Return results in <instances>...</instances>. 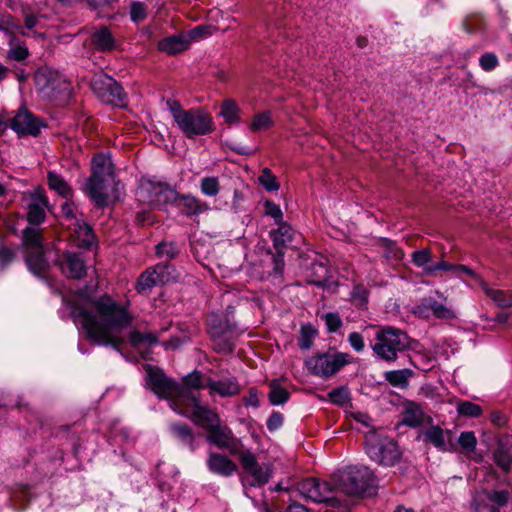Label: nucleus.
I'll list each match as a JSON object with an SVG mask.
<instances>
[{
    "label": "nucleus",
    "mask_w": 512,
    "mask_h": 512,
    "mask_svg": "<svg viewBox=\"0 0 512 512\" xmlns=\"http://www.w3.org/2000/svg\"><path fill=\"white\" fill-rule=\"evenodd\" d=\"M374 353L385 361H395L399 352L409 344L407 335L393 327H381L375 334Z\"/></svg>",
    "instance_id": "nucleus-6"
},
{
    "label": "nucleus",
    "mask_w": 512,
    "mask_h": 512,
    "mask_svg": "<svg viewBox=\"0 0 512 512\" xmlns=\"http://www.w3.org/2000/svg\"><path fill=\"white\" fill-rule=\"evenodd\" d=\"M189 47V39L185 33L166 37L159 41L158 49L167 54H177L185 51Z\"/></svg>",
    "instance_id": "nucleus-25"
},
{
    "label": "nucleus",
    "mask_w": 512,
    "mask_h": 512,
    "mask_svg": "<svg viewBox=\"0 0 512 512\" xmlns=\"http://www.w3.org/2000/svg\"><path fill=\"white\" fill-rule=\"evenodd\" d=\"M299 490L306 498L314 502L336 501V498L332 495L335 491L333 481L327 483L319 482L316 479H307L301 483Z\"/></svg>",
    "instance_id": "nucleus-15"
},
{
    "label": "nucleus",
    "mask_w": 512,
    "mask_h": 512,
    "mask_svg": "<svg viewBox=\"0 0 512 512\" xmlns=\"http://www.w3.org/2000/svg\"><path fill=\"white\" fill-rule=\"evenodd\" d=\"M424 413L422 408L414 402H408L402 413V423L411 427L420 425L423 422Z\"/></svg>",
    "instance_id": "nucleus-29"
},
{
    "label": "nucleus",
    "mask_w": 512,
    "mask_h": 512,
    "mask_svg": "<svg viewBox=\"0 0 512 512\" xmlns=\"http://www.w3.org/2000/svg\"><path fill=\"white\" fill-rule=\"evenodd\" d=\"M23 202L28 209L27 219L30 224L38 225L45 218L47 200L42 190H35L33 193L23 195Z\"/></svg>",
    "instance_id": "nucleus-18"
},
{
    "label": "nucleus",
    "mask_w": 512,
    "mask_h": 512,
    "mask_svg": "<svg viewBox=\"0 0 512 512\" xmlns=\"http://www.w3.org/2000/svg\"><path fill=\"white\" fill-rule=\"evenodd\" d=\"M441 271L451 272L459 277L467 276L473 280L478 279V275L475 272H473L469 267L464 265H453L446 261H440L438 263L433 264V266L426 270V275L435 276Z\"/></svg>",
    "instance_id": "nucleus-23"
},
{
    "label": "nucleus",
    "mask_w": 512,
    "mask_h": 512,
    "mask_svg": "<svg viewBox=\"0 0 512 512\" xmlns=\"http://www.w3.org/2000/svg\"><path fill=\"white\" fill-rule=\"evenodd\" d=\"M264 212L266 215L272 217L277 224L282 222V210L280 206L273 201L267 200L264 202Z\"/></svg>",
    "instance_id": "nucleus-48"
},
{
    "label": "nucleus",
    "mask_w": 512,
    "mask_h": 512,
    "mask_svg": "<svg viewBox=\"0 0 512 512\" xmlns=\"http://www.w3.org/2000/svg\"><path fill=\"white\" fill-rule=\"evenodd\" d=\"M114 183L113 166L109 156L97 155L92 161V175L89 178L85 191L96 205L105 203V193L98 191V184Z\"/></svg>",
    "instance_id": "nucleus-8"
},
{
    "label": "nucleus",
    "mask_w": 512,
    "mask_h": 512,
    "mask_svg": "<svg viewBox=\"0 0 512 512\" xmlns=\"http://www.w3.org/2000/svg\"><path fill=\"white\" fill-rule=\"evenodd\" d=\"M430 312L437 318L441 319L449 320L455 318V313L452 309L443 304L437 303L431 298L423 300V302L415 309V313L422 317H428Z\"/></svg>",
    "instance_id": "nucleus-21"
},
{
    "label": "nucleus",
    "mask_w": 512,
    "mask_h": 512,
    "mask_svg": "<svg viewBox=\"0 0 512 512\" xmlns=\"http://www.w3.org/2000/svg\"><path fill=\"white\" fill-rule=\"evenodd\" d=\"M156 252L158 255H166L167 257H173L175 254L173 245L168 243H161L157 245Z\"/></svg>",
    "instance_id": "nucleus-56"
},
{
    "label": "nucleus",
    "mask_w": 512,
    "mask_h": 512,
    "mask_svg": "<svg viewBox=\"0 0 512 512\" xmlns=\"http://www.w3.org/2000/svg\"><path fill=\"white\" fill-rule=\"evenodd\" d=\"M38 91L47 98H54L59 93L68 91L69 85L60 75L47 68L39 69L35 74Z\"/></svg>",
    "instance_id": "nucleus-13"
},
{
    "label": "nucleus",
    "mask_w": 512,
    "mask_h": 512,
    "mask_svg": "<svg viewBox=\"0 0 512 512\" xmlns=\"http://www.w3.org/2000/svg\"><path fill=\"white\" fill-rule=\"evenodd\" d=\"M247 406L257 407L259 405L258 394L256 390H250L249 396L245 399Z\"/></svg>",
    "instance_id": "nucleus-61"
},
{
    "label": "nucleus",
    "mask_w": 512,
    "mask_h": 512,
    "mask_svg": "<svg viewBox=\"0 0 512 512\" xmlns=\"http://www.w3.org/2000/svg\"><path fill=\"white\" fill-rule=\"evenodd\" d=\"M59 265L64 274L73 278H80L85 273L84 261L77 254L65 253Z\"/></svg>",
    "instance_id": "nucleus-24"
},
{
    "label": "nucleus",
    "mask_w": 512,
    "mask_h": 512,
    "mask_svg": "<svg viewBox=\"0 0 512 512\" xmlns=\"http://www.w3.org/2000/svg\"><path fill=\"white\" fill-rule=\"evenodd\" d=\"M289 398V393L276 380L270 384L269 399L273 405L284 404Z\"/></svg>",
    "instance_id": "nucleus-36"
},
{
    "label": "nucleus",
    "mask_w": 512,
    "mask_h": 512,
    "mask_svg": "<svg viewBox=\"0 0 512 512\" xmlns=\"http://www.w3.org/2000/svg\"><path fill=\"white\" fill-rule=\"evenodd\" d=\"M273 125L271 113L264 111L254 115L252 118L250 129L254 132L269 129Z\"/></svg>",
    "instance_id": "nucleus-35"
},
{
    "label": "nucleus",
    "mask_w": 512,
    "mask_h": 512,
    "mask_svg": "<svg viewBox=\"0 0 512 512\" xmlns=\"http://www.w3.org/2000/svg\"><path fill=\"white\" fill-rule=\"evenodd\" d=\"M457 413L460 416L477 418L483 413L481 406L470 401H460L457 404Z\"/></svg>",
    "instance_id": "nucleus-38"
},
{
    "label": "nucleus",
    "mask_w": 512,
    "mask_h": 512,
    "mask_svg": "<svg viewBox=\"0 0 512 512\" xmlns=\"http://www.w3.org/2000/svg\"><path fill=\"white\" fill-rule=\"evenodd\" d=\"M282 424V416L279 413H274L270 416L267 426L270 430L278 428Z\"/></svg>",
    "instance_id": "nucleus-60"
},
{
    "label": "nucleus",
    "mask_w": 512,
    "mask_h": 512,
    "mask_svg": "<svg viewBox=\"0 0 512 512\" xmlns=\"http://www.w3.org/2000/svg\"><path fill=\"white\" fill-rule=\"evenodd\" d=\"M331 402L337 405H344L349 400V392L345 388H337L329 393Z\"/></svg>",
    "instance_id": "nucleus-50"
},
{
    "label": "nucleus",
    "mask_w": 512,
    "mask_h": 512,
    "mask_svg": "<svg viewBox=\"0 0 512 512\" xmlns=\"http://www.w3.org/2000/svg\"><path fill=\"white\" fill-rule=\"evenodd\" d=\"M171 279L170 267L158 265L140 276L137 282V290L141 294H147L155 285L167 283Z\"/></svg>",
    "instance_id": "nucleus-17"
},
{
    "label": "nucleus",
    "mask_w": 512,
    "mask_h": 512,
    "mask_svg": "<svg viewBox=\"0 0 512 512\" xmlns=\"http://www.w3.org/2000/svg\"><path fill=\"white\" fill-rule=\"evenodd\" d=\"M499 64L498 58L494 53H485L479 59V65L484 71H491Z\"/></svg>",
    "instance_id": "nucleus-49"
},
{
    "label": "nucleus",
    "mask_w": 512,
    "mask_h": 512,
    "mask_svg": "<svg viewBox=\"0 0 512 512\" xmlns=\"http://www.w3.org/2000/svg\"><path fill=\"white\" fill-rule=\"evenodd\" d=\"M23 246L26 252V263L31 272L40 275L47 267L48 260L51 259L52 252H44L40 230L36 228H26L23 234Z\"/></svg>",
    "instance_id": "nucleus-9"
},
{
    "label": "nucleus",
    "mask_w": 512,
    "mask_h": 512,
    "mask_svg": "<svg viewBox=\"0 0 512 512\" xmlns=\"http://www.w3.org/2000/svg\"><path fill=\"white\" fill-rule=\"evenodd\" d=\"M42 122L33 117L27 110H20L11 121V128L19 134L37 135Z\"/></svg>",
    "instance_id": "nucleus-20"
},
{
    "label": "nucleus",
    "mask_w": 512,
    "mask_h": 512,
    "mask_svg": "<svg viewBox=\"0 0 512 512\" xmlns=\"http://www.w3.org/2000/svg\"><path fill=\"white\" fill-rule=\"evenodd\" d=\"M351 300L356 306H364L367 302V290L363 286H356L351 293Z\"/></svg>",
    "instance_id": "nucleus-51"
},
{
    "label": "nucleus",
    "mask_w": 512,
    "mask_h": 512,
    "mask_svg": "<svg viewBox=\"0 0 512 512\" xmlns=\"http://www.w3.org/2000/svg\"><path fill=\"white\" fill-rule=\"evenodd\" d=\"M192 418L196 425H199L207 432V440L220 449H226L233 455H239L242 450V443L237 439L231 429L222 425L219 415L207 406L197 404L192 400Z\"/></svg>",
    "instance_id": "nucleus-3"
},
{
    "label": "nucleus",
    "mask_w": 512,
    "mask_h": 512,
    "mask_svg": "<svg viewBox=\"0 0 512 512\" xmlns=\"http://www.w3.org/2000/svg\"><path fill=\"white\" fill-rule=\"evenodd\" d=\"M13 252L7 248H0V265L4 266L13 259Z\"/></svg>",
    "instance_id": "nucleus-59"
},
{
    "label": "nucleus",
    "mask_w": 512,
    "mask_h": 512,
    "mask_svg": "<svg viewBox=\"0 0 512 512\" xmlns=\"http://www.w3.org/2000/svg\"><path fill=\"white\" fill-rule=\"evenodd\" d=\"M20 27L16 25L10 17L3 18L0 23V30L7 33H13L14 30H18Z\"/></svg>",
    "instance_id": "nucleus-57"
},
{
    "label": "nucleus",
    "mask_w": 512,
    "mask_h": 512,
    "mask_svg": "<svg viewBox=\"0 0 512 512\" xmlns=\"http://www.w3.org/2000/svg\"><path fill=\"white\" fill-rule=\"evenodd\" d=\"M348 342L356 352H362L364 350L365 343L361 334L357 332L349 334Z\"/></svg>",
    "instance_id": "nucleus-55"
},
{
    "label": "nucleus",
    "mask_w": 512,
    "mask_h": 512,
    "mask_svg": "<svg viewBox=\"0 0 512 512\" xmlns=\"http://www.w3.org/2000/svg\"><path fill=\"white\" fill-rule=\"evenodd\" d=\"M48 183L51 189L58 192L60 195L67 197L70 189L68 184L55 172L48 173Z\"/></svg>",
    "instance_id": "nucleus-42"
},
{
    "label": "nucleus",
    "mask_w": 512,
    "mask_h": 512,
    "mask_svg": "<svg viewBox=\"0 0 512 512\" xmlns=\"http://www.w3.org/2000/svg\"><path fill=\"white\" fill-rule=\"evenodd\" d=\"M366 451L370 459L380 465L392 466L400 458V451L394 440L377 431L366 435Z\"/></svg>",
    "instance_id": "nucleus-7"
},
{
    "label": "nucleus",
    "mask_w": 512,
    "mask_h": 512,
    "mask_svg": "<svg viewBox=\"0 0 512 512\" xmlns=\"http://www.w3.org/2000/svg\"><path fill=\"white\" fill-rule=\"evenodd\" d=\"M508 497L506 491H482L474 496L472 507L475 512H497L499 507L506 504Z\"/></svg>",
    "instance_id": "nucleus-16"
},
{
    "label": "nucleus",
    "mask_w": 512,
    "mask_h": 512,
    "mask_svg": "<svg viewBox=\"0 0 512 512\" xmlns=\"http://www.w3.org/2000/svg\"><path fill=\"white\" fill-rule=\"evenodd\" d=\"M146 17V8L142 3L135 2L131 6V19L134 22L144 20Z\"/></svg>",
    "instance_id": "nucleus-53"
},
{
    "label": "nucleus",
    "mask_w": 512,
    "mask_h": 512,
    "mask_svg": "<svg viewBox=\"0 0 512 512\" xmlns=\"http://www.w3.org/2000/svg\"><path fill=\"white\" fill-rule=\"evenodd\" d=\"M413 263L423 270V273L426 274V270L433 266L431 263V253L427 249L415 251L412 254Z\"/></svg>",
    "instance_id": "nucleus-44"
},
{
    "label": "nucleus",
    "mask_w": 512,
    "mask_h": 512,
    "mask_svg": "<svg viewBox=\"0 0 512 512\" xmlns=\"http://www.w3.org/2000/svg\"><path fill=\"white\" fill-rule=\"evenodd\" d=\"M408 369L394 370L385 373V379L394 387L404 388L408 385V379L411 376Z\"/></svg>",
    "instance_id": "nucleus-34"
},
{
    "label": "nucleus",
    "mask_w": 512,
    "mask_h": 512,
    "mask_svg": "<svg viewBox=\"0 0 512 512\" xmlns=\"http://www.w3.org/2000/svg\"><path fill=\"white\" fill-rule=\"evenodd\" d=\"M171 431L177 437L182 440H189L192 438V432L186 425L182 424H173L171 426Z\"/></svg>",
    "instance_id": "nucleus-54"
},
{
    "label": "nucleus",
    "mask_w": 512,
    "mask_h": 512,
    "mask_svg": "<svg viewBox=\"0 0 512 512\" xmlns=\"http://www.w3.org/2000/svg\"><path fill=\"white\" fill-rule=\"evenodd\" d=\"M239 459L245 474L251 478V485L262 486L269 481L272 473L270 465L259 464L250 451H242Z\"/></svg>",
    "instance_id": "nucleus-14"
},
{
    "label": "nucleus",
    "mask_w": 512,
    "mask_h": 512,
    "mask_svg": "<svg viewBox=\"0 0 512 512\" xmlns=\"http://www.w3.org/2000/svg\"><path fill=\"white\" fill-rule=\"evenodd\" d=\"M349 362V354L336 352L313 355L305 361V365L312 374L328 378Z\"/></svg>",
    "instance_id": "nucleus-11"
},
{
    "label": "nucleus",
    "mask_w": 512,
    "mask_h": 512,
    "mask_svg": "<svg viewBox=\"0 0 512 512\" xmlns=\"http://www.w3.org/2000/svg\"><path fill=\"white\" fill-rule=\"evenodd\" d=\"M146 381L150 389L160 398L169 401L171 409L188 418H192V400L200 404L196 391L209 388L210 379L204 377L201 373L194 371L187 375L182 386H179L169 380L161 370L145 366Z\"/></svg>",
    "instance_id": "nucleus-2"
},
{
    "label": "nucleus",
    "mask_w": 512,
    "mask_h": 512,
    "mask_svg": "<svg viewBox=\"0 0 512 512\" xmlns=\"http://www.w3.org/2000/svg\"><path fill=\"white\" fill-rule=\"evenodd\" d=\"M354 418L356 421H358L366 426L369 425L370 417L364 413L357 412L354 414Z\"/></svg>",
    "instance_id": "nucleus-62"
},
{
    "label": "nucleus",
    "mask_w": 512,
    "mask_h": 512,
    "mask_svg": "<svg viewBox=\"0 0 512 512\" xmlns=\"http://www.w3.org/2000/svg\"><path fill=\"white\" fill-rule=\"evenodd\" d=\"M285 512H308V510L301 504H292Z\"/></svg>",
    "instance_id": "nucleus-64"
},
{
    "label": "nucleus",
    "mask_w": 512,
    "mask_h": 512,
    "mask_svg": "<svg viewBox=\"0 0 512 512\" xmlns=\"http://www.w3.org/2000/svg\"><path fill=\"white\" fill-rule=\"evenodd\" d=\"M75 325L99 345L118 347L127 336L132 316L109 296L97 300L79 298L71 305Z\"/></svg>",
    "instance_id": "nucleus-1"
},
{
    "label": "nucleus",
    "mask_w": 512,
    "mask_h": 512,
    "mask_svg": "<svg viewBox=\"0 0 512 512\" xmlns=\"http://www.w3.org/2000/svg\"><path fill=\"white\" fill-rule=\"evenodd\" d=\"M425 441L430 442L437 449L444 452L457 450V444L453 440V433L450 430H443L439 426H432L424 432Z\"/></svg>",
    "instance_id": "nucleus-19"
},
{
    "label": "nucleus",
    "mask_w": 512,
    "mask_h": 512,
    "mask_svg": "<svg viewBox=\"0 0 512 512\" xmlns=\"http://www.w3.org/2000/svg\"><path fill=\"white\" fill-rule=\"evenodd\" d=\"M207 466L212 473L225 477L231 476L237 471V466L233 461L218 453H210Z\"/></svg>",
    "instance_id": "nucleus-22"
},
{
    "label": "nucleus",
    "mask_w": 512,
    "mask_h": 512,
    "mask_svg": "<svg viewBox=\"0 0 512 512\" xmlns=\"http://www.w3.org/2000/svg\"><path fill=\"white\" fill-rule=\"evenodd\" d=\"M458 445L464 452H473L477 445V438L472 431H464L458 437Z\"/></svg>",
    "instance_id": "nucleus-45"
},
{
    "label": "nucleus",
    "mask_w": 512,
    "mask_h": 512,
    "mask_svg": "<svg viewBox=\"0 0 512 512\" xmlns=\"http://www.w3.org/2000/svg\"><path fill=\"white\" fill-rule=\"evenodd\" d=\"M62 210L67 216V218L73 219L75 216L73 215V206L70 203H65L62 205Z\"/></svg>",
    "instance_id": "nucleus-63"
},
{
    "label": "nucleus",
    "mask_w": 512,
    "mask_h": 512,
    "mask_svg": "<svg viewBox=\"0 0 512 512\" xmlns=\"http://www.w3.org/2000/svg\"><path fill=\"white\" fill-rule=\"evenodd\" d=\"M279 227L274 233V244L276 247L283 246L292 240L293 230L285 223H278Z\"/></svg>",
    "instance_id": "nucleus-41"
},
{
    "label": "nucleus",
    "mask_w": 512,
    "mask_h": 512,
    "mask_svg": "<svg viewBox=\"0 0 512 512\" xmlns=\"http://www.w3.org/2000/svg\"><path fill=\"white\" fill-rule=\"evenodd\" d=\"M210 395H219L221 397L234 396L239 393L240 388L234 379H225L219 381L210 380Z\"/></svg>",
    "instance_id": "nucleus-27"
},
{
    "label": "nucleus",
    "mask_w": 512,
    "mask_h": 512,
    "mask_svg": "<svg viewBox=\"0 0 512 512\" xmlns=\"http://www.w3.org/2000/svg\"><path fill=\"white\" fill-rule=\"evenodd\" d=\"M74 233L79 246L88 248L94 243V234L86 223L76 220L74 223Z\"/></svg>",
    "instance_id": "nucleus-31"
},
{
    "label": "nucleus",
    "mask_w": 512,
    "mask_h": 512,
    "mask_svg": "<svg viewBox=\"0 0 512 512\" xmlns=\"http://www.w3.org/2000/svg\"><path fill=\"white\" fill-rule=\"evenodd\" d=\"M333 485L338 494L361 496L374 486V476L368 467H349L333 476Z\"/></svg>",
    "instance_id": "nucleus-5"
},
{
    "label": "nucleus",
    "mask_w": 512,
    "mask_h": 512,
    "mask_svg": "<svg viewBox=\"0 0 512 512\" xmlns=\"http://www.w3.org/2000/svg\"><path fill=\"white\" fill-rule=\"evenodd\" d=\"M95 94L106 103L115 106H123L126 103V95L118 83L106 74L95 75L91 81Z\"/></svg>",
    "instance_id": "nucleus-12"
},
{
    "label": "nucleus",
    "mask_w": 512,
    "mask_h": 512,
    "mask_svg": "<svg viewBox=\"0 0 512 512\" xmlns=\"http://www.w3.org/2000/svg\"><path fill=\"white\" fill-rule=\"evenodd\" d=\"M170 111L178 128L187 138L207 135L215 129L211 114L203 109L184 110L174 103Z\"/></svg>",
    "instance_id": "nucleus-4"
},
{
    "label": "nucleus",
    "mask_w": 512,
    "mask_h": 512,
    "mask_svg": "<svg viewBox=\"0 0 512 512\" xmlns=\"http://www.w3.org/2000/svg\"><path fill=\"white\" fill-rule=\"evenodd\" d=\"M494 460L501 469L509 471L512 465V447L499 444L494 453Z\"/></svg>",
    "instance_id": "nucleus-33"
},
{
    "label": "nucleus",
    "mask_w": 512,
    "mask_h": 512,
    "mask_svg": "<svg viewBox=\"0 0 512 512\" xmlns=\"http://www.w3.org/2000/svg\"><path fill=\"white\" fill-rule=\"evenodd\" d=\"M93 42L101 50H108L114 46V39L106 28H101L94 33Z\"/></svg>",
    "instance_id": "nucleus-37"
},
{
    "label": "nucleus",
    "mask_w": 512,
    "mask_h": 512,
    "mask_svg": "<svg viewBox=\"0 0 512 512\" xmlns=\"http://www.w3.org/2000/svg\"><path fill=\"white\" fill-rule=\"evenodd\" d=\"M137 200L151 208L161 207L176 200V191L150 179H141L136 190Z\"/></svg>",
    "instance_id": "nucleus-10"
},
{
    "label": "nucleus",
    "mask_w": 512,
    "mask_h": 512,
    "mask_svg": "<svg viewBox=\"0 0 512 512\" xmlns=\"http://www.w3.org/2000/svg\"><path fill=\"white\" fill-rule=\"evenodd\" d=\"M240 113V107L232 99H226L221 104L220 115L229 125L238 124L240 122Z\"/></svg>",
    "instance_id": "nucleus-30"
},
{
    "label": "nucleus",
    "mask_w": 512,
    "mask_h": 512,
    "mask_svg": "<svg viewBox=\"0 0 512 512\" xmlns=\"http://www.w3.org/2000/svg\"><path fill=\"white\" fill-rule=\"evenodd\" d=\"M316 335L317 330L312 325H302L299 339L300 348L304 350L309 349Z\"/></svg>",
    "instance_id": "nucleus-43"
},
{
    "label": "nucleus",
    "mask_w": 512,
    "mask_h": 512,
    "mask_svg": "<svg viewBox=\"0 0 512 512\" xmlns=\"http://www.w3.org/2000/svg\"><path fill=\"white\" fill-rule=\"evenodd\" d=\"M258 181L268 192L277 191L280 188L277 178L269 168L262 169Z\"/></svg>",
    "instance_id": "nucleus-39"
},
{
    "label": "nucleus",
    "mask_w": 512,
    "mask_h": 512,
    "mask_svg": "<svg viewBox=\"0 0 512 512\" xmlns=\"http://www.w3.org/2000/svg\"><path fill=\"white\" fill-rule=\"evenodd\" d=\"M475 281L480 283L485 294L499 307L507 308L512 306V292L489 287L479 277Z\"/></svg>",
    "instance_id": "nucleus-26"
},
{
    "label": "nucleus",
    "mask_w": 512,
    "mask_h": 512,
    "mask_svg": "<svg viewBox=\"0 0 512 512\" xmlns=\"http://www.w3.org/2000/svg\"><path fill=\"white\" fill-rule=\"evenodd\" d=\"M172 202H176L178 207L181 208L186 215L199 214L208 209L207 205L202 204L192 195H183L179 197L176 194V200H172Z\"/></svg>",
    "instance_id": "nucleus-28"
},
{
    "label": "nucleus",
    "mask_w": 512,
    "mask_h": 512,
    "mask_svg": "<svg viewBox=\"0 0 512 512\" xmlns=\"http://www.w3.org/2000/svg\"><path fill=\"white\" fill-rule=\"evenodd\" d=\"M491 422L496 426L502 427L507 423V417L503 413L496 411L491 414Z\"/></svg>",
    "instance_id": "nucleus-58"
},
{
    "label": "nucleus",
    "mask_w": 512,
    "mask_h": 512,
    "mask_svg": "<svg viewBox=\"0 0 512 512\" xmlns=\"http://www.w3.org/2000/svg\"><path fill=\"white\" fill-rule=\"evenodd\" d=\"M28 56L27 48L22 44H13L10 42V49L8 51V58L14 61H22Z\"/></svg>",
    "instance_id": "nucleus-47"
},
{
    "label": "nucleus",
    "mask_w": 512,
    "mask_h": 512,
    "mask_svg": "<svg viewBox=\"0 0 512 512\" xmlns=\"http://www.w3.org/2000/svg\"><path fill=\"white\" fill-rule=\"evenodd\" d=\"M216 31H217V28L214 25H199V26L195 27L194 29H192L191 31L185 33V35L189 39V45H190L192 41L211 36Z\"/></svg>",
    "instance_id": "nucleus-40"
},
{
    "label": "nucleus",
    "mask_w": 512,
    "mask_h": 512,
    "mask_svg": "<svg viewBox=\"0 0 512 512\" xmlns=\"http://www.w3.org/2000/svg\"><path fill=\"white\" fill-rule=\"evenodd\" d=\"M323 319L329 332L337 331L342 325V320L336 313H326L323 315Z\"/></svg>",
    "instance_id": "nucleus-52"
},
{
    "label": "nucleus",
    "mask_w": 512,
    "mask_h": 512,
    "mask_svg": "<svg viewBox=\"0 0 512 512\" xmlns=\"http://www.w3.org/2000/svg\"><path fill=\"white\" fill-rule=\"evenodd\" d=\"M129 340H130L132 346L137 348L139 350V352L141 354H143L144 358H146L147 356L144 354L143 349L146 347H151L157 343V338L153 334H151V333L142 334V333L135 332V331L129 333Z\"/></svg>",
    "instance_id": "nucleus-32"
},
{
    "label": "nucleus",
    "mask_w": 512,
    "mask_h": 512,
    "mask_svg": "<svg viewBox=\"0 0 512 512\" xmlns=\"http://www.w3.org/2000/svg\"><path fill=\"white\" fill-rule=\"evenodd\" d=\"M200 189L206 196H216L219 192V181L215 177H205L200 181Z\"/></svg>",
    "instance_id": "nucleus-46"
}]
</instances>
